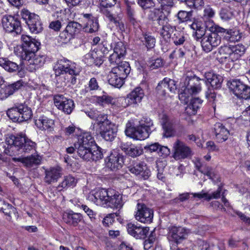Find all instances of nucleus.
Here are the masks:
<instances>
[{"label":"nucleus","instance_id":"16","mask_svg":"<svg viewBox=\"0 0 250 250\" xmlns=\"http://www.w3.org/2000/svg\"><path fill=\"white\" fill-rule=\"evenodd\" d=\"M53 100L55 106L67 114H70L74 108L73 101L64 97L62 95H54Z\"/></svg>","mask_w":250,"mask_h":250},{"label":"nucleus","instance_id":"61","mask_svg":"<svg viewBox=\"0 0 250 250\" xmlns=\"http://www.w3.org/2000/svg\"><path fill=\"white\" fill-rule=\"evenodd\" d=\"M100 5L103 8H108L114 6L116 2V0H100Z\"/></svg>","mask_w":250,"mask_h":250},{"label":"nucleus","instance_id":"20","mask_svg":"<svg viewBox=\"0 0 250 250\" xmlns=\"http://www.w3.org/2000/svg\"><path fill=\"white\" fill-rule=\"evenodd\" d=\"M106 166L112 170L121 168L124 163V156L118 151L113 150L106 159Z\"/></svg>","mask_w":250,"mask_h":250},{"label":"nucleus","instance_id":"33","mask_svg":"<svg viewBox=\"0 0 250 250\" xmlns=\"http://www.w3.org/2000/svg\"><path fill=\"white\" fill-rule=\"evenodd\" d=\"M35 124L38 128L42 130L49 129L51 130L53 128L54 121L45 116L40 117L35 120Z\"/></svg>","mask_w":250,"mask_h":250},{"label":"nucleus","instance_id":"12","mask_svg":"<svg viewBox=\"0 0 250 250\" xmlns=\"http://www.w3.org/2000/svg\"><path fill=\"white\" fill-rule=\"evenodd\" d=\"M144 96L143 90L140 87H137L128 94L126 97L120 98L118 101L123 107L130 105L134 106L141 102Z\"/></svg>","mask_w":250,"mask_h":250},{"label":"nucleus","instance_id":"55","mask_svg":"<svg viewBox=\"0 0 250 250\" xmlns=\"http://www.w3.org/2000/svg\"><path fill=\"white\" fill-rule=\"evenodd\" d=\"M98 82L95 78H91L88 83V86L85 89V92L90 90H95L99 88Z\"/></svg>","mask_w":250,"mask_h":250},{"label":"nucleus","instance_id":"62","mask_svg":"<svg viewBox=\"0 0 250 250\" xmlns=\"http://www.w3.org/2000/svg\"><path fill=\"white\" fill-rule=\"evenodd\" d=\"M221 190H222V187H219L217 190L216 191H214L212 193H208V201L212 199L219 198L221 195Z\"/></svg>","mask_w":250,"mask_h":250},{"label":"nucleus","instance_id":"36","mask_svg":"<svg viewBox=\"0 0 250 250\" xmlns=\"http://www.w3.org/2000/svg\"><path fill=\"white\" fill-rule=\"evenodd\" d=\"M195 166L201 173L206 175L209 179L213 180L216 178V173L215 170L211 167L202 165L200 160L196 161Z\"/></svg>","mask_w":250,"mask_h":250},{"label":"nucleus","instance_id":"42","mask_svg":"<svg viewBox=\"0 0 250 250\" xmlns=\"http://www.w3.org/2000/svg\"><path fill=\"white\" fill-rule=\"evenodd\" d=\"M164 129L163 136L168 138L174 135L175 131L174 125L170 121H167L162 124Z\"/></svg>","mask_w":250,"mask_h":250},{"label":"nucleus","instance_id":"41","mask_svg":"<svg viewBox=\"0 0 250 250\" xmlns=\"http://www.w3.org/2000/svg\"><path fill=\"white\" fill-rule=\"evenodd\" d=\"M19 109V103L16 104L13 107L7 109L6 114L13 122L20 123Z\"/></svg>","mask_w":250,"mask_h":250},{"label":"nucleus","instance_id":"44","mask_svg":"<svg viewBox=\"0 0 250 250\" xmlns=\"http://www.w3.org/2000/svg\"><path fill=\"white\" fill-rule=\"evenodd\" d=\"M144 40H142L143 43L146 45L148 49L153 48L155 45V38L149 33H144L143 34Z\"/></svg>","mask_w":250,"mask_h":250},{"label":"nucleus","instance_id":"35","mask_svg":"<svg viewBox=\"0 0 250 250\" xmlns=\"http://www.w3.org/2000/svg\"><path fill=\"white\" fill-rule=\"evenodd\" d=\"M0 66L10 73L19 71L20 68L16 62L10 61L6 58H0Z\"/></svg>","mask_w":250,"mask_h":250},{"label":"nucleus","instance_id":"64","mask_svg":"<svg viewBox=\"0 0 250 250\" xmlns=\"http://www.w3.org/2000/svg\"><path fill=\"white\" fill-rule=\"evenodd\" d=\"M220 16L222 19L228 20L231 18L232 14L231 12L228 11L226 9H223L221 11Z\"/></svg>","mask_w":250,"mask_h":250},{"label":"nucleus","instance_id":"1","mask_svg":"<svg viewBox=\"0 0 250 250\" xmlns=\"http://www.w3.org/2000/svg\"><path fill=\"white\" fill-rule=\"evenodd\" d=\"M205 78L206 81L197 77L189 79L184 92L179 95L180 100L186 104L188 103V95L196 94L201 91L202 83H206L207 85L209 84L214 88L221 87L223 78L220 75H216L212 72H208L205 74Z\"/></svg>","mask_w":250,"mask_h":250},{"label":"nucleus","instance_id":"5","mask_svg":"<svg viewBox=\"0 0 250 250\" xmlns=\"http://www.w3.org/2000/svg\"><path fill=\"white\" fill-rule=\"evenodd\" d=\"M155 129L152 120L149 118H143L140 122L139 125L136 126L131 121L126 124L125 134L136 140H144L147 138L150 134Z\"/></svg>","mask_w":250,"mask_h":250},{"label":"nucleus","instance_id":"45","mask_svg":"<svg viewBox=\"0 0 250 250\" xmlns=\"http://www.w3.org/2000/svg\"><path fill=\"white\" fill-rule=\"evenodd\" d=\"M96 124H95L97 130L101 128L102 126H105V123H110L111 122L107 119L106 115L98 114L96 118Z\"/></svg>","mask_w":250,"mask_h":250},{"label":"nucleus","instance_id":"59","mask_svg":"<svg viewBox=\"0 0 250 250\" xmlns=\"http://www.w3.org/2000/svg\"><path fill=\"white\" fill-rule=\"evenodd\" d=\"M122 57L117 54L113 52L109 57V61L111 64L115 65L120 62V59Z\"/></svg>","mask_w":250,"mask_h":250},{"label":"nucleus","instance_id":"40","mask_svg":"<svg viewBox=\"0 0 250 250\" xmlns=\"http://www.w3.org/2000/svg\"><path fill=\"white\" fill-rule=\"evenodd\" d=\"M108 78L109 83L115 87L120 88L124 83V79L111 71L108 75Z\"/></svg>","mask_w":250,"mask_h":250},{"label":"nucleus","instance_id":"10","mask_svg":"<svg viewBox=\"0 0 250 250\" xmlns=\"http://www.w3.org/2000/svg\"><path fill=\"white\" fill-rule=\"evenodd\" d=\"M20 14L31 33L38 34L42 32L43 30V25L39 15L31 13L26 9H22Z\"/></svg>","mask_w":250,"mask_h":250},{"label":"nucleus","instance_id":"58","mask_svg":"<svg viewBox=\"0 0 250 250\" xmlns=\"http://www.w3.org/2000/svg\"><path fill=\"white\" fill-rule=\"evenodd\" d=\"M189 3V7H194L196 9H201L204 5V0H190Z\"/></svg>","mask_w":250,"mask_h":250},{"label":"nucleus","instance_id":"9","mask_svg":"<svg viewBox=\"0 0 250 250\" xmlns=\"http://www.w3.org/2000/svg\"><path fill=\"white\" fill-rule=\"evenodd\" d=\"M206 28L211 33L205 35L201 40V46L203 50L206 53H208L213 49L219 45L221 42V38L218 34L217 31H212L211 29L215 28V26H218L212 21H209L206 24Z\"/></svg>","mask_w":250,"mask_h":250},{"label":"nucleus","instance_id":"49","mask_svg":"<svg viewBox=\"0 0 250 250\" xmlns=\"http://www.w3.org/2000/svg\"><path fill=\"white\" fill-rule=\"evenodd\" d=\"M186 50L184 48L176 49L170 54L169 57L171 59H180L184 57Z\"/></svg>","mask_w":250,"mask_h":250},{"label":"nucleus","instance_id":"7","mask_svg":"<svg viewBox=\"0 0 250 250\" xmlns=\"http://www.w3.org/2000/svg\"><path fill=\"white\" fill-rule=\"evenodd\" d=\"M22 44L19 48L15 50L16 55L21 59H27L33 57L39 49L41 43L31 37L22 35L21 37Z\"/></svg>","mask_w":250,"mask_h":250},{"label":"nucleus","instance_id":"31","mask_svg":"<svg viewBox=\"0 0 250 250\" xmlns=\"http://www.w3.org/2000/svg\"><path fill=\"white\" fill-rule=\"evenodd\" d=\"M20 123L26 122L31 119L33 116V113L30 107L25 103H19Z\"/></svg>","mask_w":250,"mask_h":250},{"label":"nucleus","instance_id":"43","mask_svg":"<svg viewBox=\"0 0 250 250\" xmlns=\"http://www.w3.org/2000/svg\"><path fill=\"white\" fill-rule=\"evenodd\" d=\"M77 180L71 175L65 176L62 182L58 186V188H67L70 187H75Z\"/></svg>","mask_w":250,"mask_h":250},{"label":"nucleus","instance_id":"18","mask_svg":"<svg viewBox=\"0 0 250 250\" xmlns=\"http://www.w3.org/2000/svg\"><path fill=\"white\" fill-rule=\"evenodd\" d=\"M136 219L143 223H150L153 218V211L144 204H138L135 215Z\"/></svg>","mask_w":250,"mask_h":250},{"label":"nucleus","instance_id":"32","mask_svg":"<svg viewBox=\"0 0 250 250\" xmlns=\"http://www.w3.org/2000/svg\"><path fill=\"white\" fill-rule=\"evenodd\" d=\"M203 101L199 98H194L190 100L189 104L186 107L185 111L189 115H194L201 107Z\"/></svg>","mask_w":250,"mask_h":250},{"label":"nucleus","instance_id":"27","mask_svg":"<svg viewBox=\"0 0 250 250\" xmlns=\"http://www.w3.org/2000/svg\"><path fill=\"white\" fill-rule=\"evenodd\" d=\"M62 169L60 167H51L45 170L44 181L48 185L56 182L62 176Z\"/></svg>","mask_w":250,"mask_h":250},{"label":"nucleus","instance_id":"3","mask_svg":"<svg viewBox=\"0 0 250 250\" xmlns=\"http://www.w3.org/2000/svg\"><path fill=\"white\" fill-rule=\"evenodd\" d=\"M5 141L7 147L5 148L4 153L9 155L13 152L23 155L35 150L37 147V144L22 133L8 134Z\"/></svg>","mask_w":250,"mask_h":250},{"label":"nucleus","instance_id":"13","mask_svg":"<svg viewBox=\"0 0 250 250\" xmlns=\"http://www.w3.org/2000/svg\"><path fill=\"white\" fill-rule=\"evenodd\" d=\"M172 151V157L176 161L188 158L193 155L191 149L180 140L173 143Z\"/></svg>","mask_w":250,"mask_h":250},{"label":"nucleus","instance_id":"48","mask_svg":"<svg viewBox=\"0 0 250 250\" xmlns=\"http://www.w3.org/2000/svg\"><path fill=\"white\" fill-rule=\"evenodd\" d=\"M186 39L187 38L185 35L179 32L175 33L174 37L172 38L174 43L176 45L184 44L186 41Z\"/></svg>","mask_w":250,"mask_h":250},{"label":"nucleus","instance_id":"24","mask_svg":"<svg viewBox=\"0 0 250 250\" xmlns=\"http://www.w3.org/2000/svg\"><path fill=\"white\" fill-rule=\"evenodd\" d=\"M128 233L137 239H144L148 233V227H143L140 225L129 223L127 226Z\"/></svg>","mask_w":250,"mask_h":250},{"label":"nucleus","instance_id":"29","mask_svg":"<svg viewBox=\"0 0 250 250\" xmlns=\"http://www.w3.org/2000/svg\"><path fill=\"white\" fill-rule=\"evenodd\" d=\"M214 132L217 142L219 143L226 141L229 135V130L220 123H217L214 125Z\"/></svg>","mask_w":250,"mask_h":250},{"label":"nucleus","instance_id":"25","mask_svg":"<svg viewBox=\"0 0 250 250\" xmlns=\"http://www.w3.org/2000/svg\"><path fill=\"white\" fill-rule=\"evenodd\" d=\"M41 157L38 154L31 155L26 157H13L12 160L14 162H21L26 168H31L39 165L41 163Z\"/></svg>","mask_w":250,"mask_h":250},{"label":"nucleus","instance_id":"26","mask_svg":"<svg viewBox=\"0 0 250 250\" xmlns=\"http://www.w3.org/2000/svg\"><path fill=\"white\" fill-rule=\"evenodd\" d=\"M177 86L175 82L171 79L166 78L159 83L157 86L158 93L163 96H166L167 90L171 92H175Z\"/></svg>","mask_w":250,"mask_h":250},{"label":"nucleus","instance_id":"47","mask_svg":"<svg viewBox=\"0 0 250 250\" xmlns=\"http://www.w3.org/2000/svg\"><path fill=\"white\" fill-rule=\"evenodd\" d=\"M67 219L66 221L67 223L72 225L74 226H77L78 224V214L74 213L72 211H70L66 215Z\"/></svg>","mask_w":250,"mask_h":250},{"label":"nucleus","instance_id":"2","mask_svg":"<svg viewBox=\"0 0 250 250\" xmlns=\"http://www.w3.org/2000/svg\"><path fill=\"white\" fill-rule=\"evenodd\" d=\"M102 150L89 132L79 128V157L85 161H96L103 158Z\"/></svg>","mask_w":250,"mask_h":250},{"label":"nucleus","instance_id":"11","mask_svg":"<svg viewBox=\"0 0 250 250\" xmlns=\"http://www.w3.org/2000/svg\"><path fill=\"white\" fill-rule=\"evenodd\" d=\"M1 23L3 29L6 32L20 35L22 31L21 22L15 16L6 15L2 17Z\"/></svg>","mask_w":250,"mask_h":250},{"label":"nucleus","instance_id":"8","mask_svg":"<svg viewBox=\"0 0 250 250\" xmlns=\"http://www.w3.org/2000/svg\"><path fill=\"white\" fill-rule=\"evenodd\" d=\"M245 51L246 48L242 44L222 46L218 49L221 56L219 62L224 63L235 61L244 55Z\"/></svg>","mask_w":250,"mask_h":250},{"label":"nucleus","instance_id":"46","mask_svg":"<svg viewBox=\"0 0 250 250\" xmlns=\"http://www.w3.org/2000/svg\"><path fill=\"white\" fill-rule=\"evenodd\" d=\"M143 152L142 149L136 146H131L126 149V153L132 157H136L141 155Z\"/></svg>","mask_w":250,"mask_h":250},{"label":"nucleus","instance_id":"53","mask_svg":"<svg viewBox=\"0 0 250 250\" xmlns=\"http://www.w3.org/2000/svg\"><path fill=\"white\" fill-rule=\"evenodd\" d=\"M149 67L151 69L158 68L163 65V60L161 58H157L150 61L149 62Z\"/></svg>","mask_w":250,"mask_h":250},{"label":"nucleus","instance_id":"19","mask_svg":"<svg viewBox=\"0 0 250 250\" xmlns=\"http://www.w3.org/2000/svg\"><path fill=\"white\" fill-rule=\"evenodd\" d=\"M188 233V230L184 228L172 226L168 228L167 238L177 244L180 243L187 238Z\"/></svg>","mask_w":250,"mask_h":250},{"label":"nucleus","instance_id":"34","mask_svg":"<svg viewBox=\"0 0 250 250\" xmlns=\"http://www.w3.org/2000/svg\"><path fill=\"white\" fill-rule=\"evenodd\" d=\"M130 71L129 63L126 62H122L118 66L113 68L111 72L125 79Z\"/></svg>","mask_w":250,"mask_h":250},{"label":"nucleus","instance_id":"57","mask_svg":"<svg viewBox=\"0 0 250 250\" xmlns=\"http://www.w3.org/2000/svg\"><path fill=\"white\" fill-rule=\"evenodd\" d=\"M115 216H117L116 213H110L108 214L103 221L104 225L105 226H109L112 224L114 221Z\"/></svg>","mask_w":250,"mask_h":250},{"label":"nucleus","instance_id":"39","mask_svg":"<svg viewBox=\"0 0 250 250\" xmlns=\"http://www.w3.org/2000/svg\"><path fill=\"white\" fill-rule=\"evenodd\" d=\"M3 204L6 206V208H0V212H2L6 216V219L8 221L11 222L12 214H18L17 208L5 201H3Z\"/></svg>","mask_w":250,"mask_h":250},{"label":"nucleus","instance_id":"17","mask_svg":"<svg viewBox=\"0 0 250 250\" xmlns=\"http://www.w3.org/2000/svg\"><path fill=\"white\" fill-rule=\"evenodd\" d=\"M128 170L131 173L144 180L147 179L150 175V171L146 165L143 163L133 162L127 167Z\"/></svg>","mask_w":250,"mask_h":250},{"label":"nucleus","instance_id":"50","mask_svg":"<svg viewBox=\"0 0 250 250\" xmlns=\"http://www.w3.org/2000/svg\"><path fill=\"white\" fill-rule=\"evenodd\" d=\"M114 52L123 57L126 53V49L124 43L121 42H119L116 43L114 49Z\"/></svg>","mask_w":250,"mask_h":250},{"label":"nucleus","instance_id":"28","mask_svg":"<svg viewBox=\"0 0 250 250\" xmlns=\"http://www.w3.org/2000/svg\"><path fill=\"white\" fill-rule=\"evenodd\" d=\"M46 57L45 55H36L34 54L33 57L22 60L28 61V68L29 71L33 72L44 65L46 61Z\"/></svg>","mask_w":250,"mask_h":250},{"label":"nucleus","instance_id":"30","mask_svg":"<svg viewBox=\"0 0 250 250\" xmlns=\"http://www.w3.org/2000/svg\"><path fill=\"white\" fill-rule=\"evenodd\" d=\"M78 23L75 21H70L67 25L65 31L62 32L60 34L61 38H64L66 41L70 40L71 38H74L78 34Z\"/></svg>","mask_w":250,"mask_h":250},{"label":"nucleus","instance_id":"56","mask_svg":"<svg viewBox=\"0 0 250 250\" xmlns=\"http://www.w3.org/2000/svg\"><path fill=\"white\" fill-rule=\"evenodd\" d=\"M208 245L202 240H198L194 246V250H208Z\"/></svg>","mask_w":250,"mask_h":250},{"label":"nucleus","instance_id":"6","mask_svg":"<svg viewBox=\"0 0 250 250\" xmlns=\"http://www.w3.org/2000/svg\"><path fill=\"white\" fill-rule=\"evenodd\" d=\"M149 17L153 21H157L159 25L162 26L160 34L166 42H169L175 28L168 23V19L163 11L160 9H154L150 11Z\"/></svg>","mask_w":250,"mask_h":250},{"label":"nucleus","instance_id":"23","mask_svg":"<svg viewBox=\"0 0 250 250\" xmlns=\"http://www.w3.org/2000/svg\"><path fill=\"white\" fill-rule=\"evenodd\" d=\"M105 126H102L101 128L97 130L101 137L105 140L112 141L116 136L117 127L116 125L111 122L105 123Z\"/></svg>","mask_w":250,"mask_h":250},{"label":"nucleus","instance_id":"60","mask_svg":"<svg viewBox=\"0 0 250 250\" xmlns=\"http://www.w3.org/2000/svg\"><path fill=\"white\" fill-rule=\"evenodd\" d=\"M160 144L158 143H155L144 146V149L146 151L149 152H155L158 151Z\"/></svg>","mask_w":250,"mask_h":250},{"label":"nucleus","instance_id":"52","mask_svg":"<svg viewBox=\"0 0 250 250\" xmlns=\"http://www.w3.org/2000/svg\"><path fill=\"white\" fill-rule=\"evenodd\" d=\"M191 17V13L185 11H180L177 14V17L181 22L190 20Z\"/></svg>","mask_w":250,"mask_h":250},{"label":"nucleus","instance_id":"21","mask_svg":"<svg viewBox=\"0 0 250 250\" xmlns=\"http://www.w3.org/2000/svg\"><path fill=\"white\" fill-rule=\"evenodd\" d=\"M211 30L217 31L218 32L223 33L224 40L227 42H238L242 38V33L236 29H226L218 26H215V28H212Z\"/></svg>","mask_w":250,"mask_h":250},{"label":"nucleus","instance_id":"15","mask_svg":"<svg viewBox=\"0 0 250 250\" xmlns=\"http://www.w3.org/2000/svg\"><path fill=\"white\" fill-rule=\"evenodd\" d=\"M229 87L238 98L245 100L250 98V87L240 80H232Z\"/></svg>","mask_w":250,"mask_h":250},{"label":"nucleus","instance_id":"37","mask_svg":"<svg viewBox=\"0 0 250 250\" xmlns=\"http://www.w3.org/2000/svg\"><path fill=\"white\" fill-rule=\"evenodd\" d=\"M56 77H59L58 79H61L62 78L60 76L67 73L70 75H75V71L74 70L70 68L69 64H66L65 65H56L54 68Z\"/></svg>","mask_w":250,"mask_h":250},{"label":"nucleus","instance_id":"63","mask_svg":"<svg viewBox=\"0 0 250 250\" xmlns=\"http://www.w3.org/2000/svg\"><path fill=\"white\" fill-rule=\"evenodd\" d=\"M61 26H62L61 22L59 20L51 21L50 23V24L49 26V27L50 28L53 29L55 31H59Z\"/></svg>","mask_w":250,"mask_h":250},{"label":"nucleus","instance_id":"54","mask_svg":"<svg viewBox=\"0 0 250 250\" xmlns=\"http://www.w3.org/2000/svg\"><path fill=\"white\" fill-rule=\"evenodd\" d=\"M157 153L160 156L166 158L170 155V150L168 147L160 145Z\"/></svg>","mask_w":250,"mask_h":250},{"label":"nucleus","instance_id":"22","mask_svg":"<svg viewBox=\"0 0 250 250\" xmlns=\"http://www.w3.org/2000/svg\"><path fill=\"white\" fill-rule=\"evenodd\" d=\"M22 80H19L7 85H4L0 89V100H3L13 95L23 86Z\"/></svg>","mask_w":250,"mask_h":250},{"label":"nucleus","instance_id":"4","mask_svg":"<svg viewBox=\"0 0 250 250\" xmlns=\"http://www.w3.org/2000/svg\"><path fill=\"white\" fill-rule=\"evenodd\" d=\"M122 195L112 189H98L91 191L87 199L97 205L112 208H120L123 205Z\"/></svg>","mask_w":250,"mask_h":250},{"label":"nucleus","instance_id":"14","mask_svg":"<svg viewBox=\"0 0 250 250\" xmlns=\"http://www.w3.org/2000/svg\"><path fill=\"white\" fill-rule=\"evenodd\" d=\"M81 26L83 31L88 33H93L98 31L99 24L96 19L90 13H81L79 18Z\"/></svg>","mask_w":250,"mask_h":250},{"label":"nucleus","instance_id":"38","mask_svg":"<svg viewBox=\"0 0 250 250\" xmlns=\"http://www.w3.org/2000/svg\"><path fill=\"white\" fill-rule=\"evenodd\" d=\"M189 25L193 30L195 31L194 35L197 39H200L203 36L205 35V27L202 22L197 20H194L193 22Z\"/></svg>","mask_w":250,"mask_h":250},{"label":"nucleus","instance_id":"51","mask_svg":"<svg viewBox=\"0 0 250 250\" xmlns=\"http://www.w3.org/2000/svg\"><path fill=\"white\" fill-rule=\"evenodd\" d=\"M137 3L143 9L150 8L155 5L153 0H137Z\"/></svg>","mask_w":250,"mask_h":250}]
</instances>
